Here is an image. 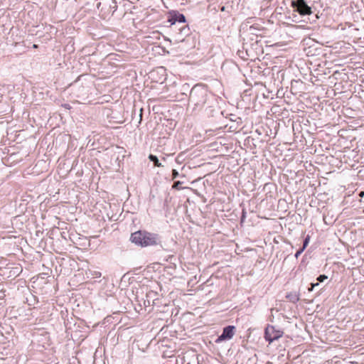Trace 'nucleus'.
<instances>
[{
  "label": "nucleus",
  "mask_w": 364,
  "mask_h": 364,
  "mask_svg": "<svg viewBox=\"0 0 364 364\" xmlns=\"http://www.w3.org/2000/svg\"><path fill=\"white\" fill-rule=\"evenodd\" d=\"M221 11H225V7L224 6L222 7Z\"/></svg>",
  "instance_id": "17"
},
{
  "label": "nucleus",
  "mask_w": 364,
  "mask_h": 364,
  "mask_svg": "<svg viewBox=\"0 0 364 364\" xmlns=\"http://www.w3.org/2000/svg\"><path fill=\"white\" fill-rule=\"evenodd\" d=\"M235 327L232 326H228L224 328L223 333L219 337V340L230 339L233 337L235 332Z\"/></svg>",
  "instance_id": "4"
},
{
  "label": "nucleus",
  "mask_w": 364,
  "mask_h": 364,
  "mask_svg": "<svg viewBox=\"0 0 364 364\" xmlns=\"http://www.w3.org/2000/svg\"><path fill=\"white\" fill-rule=\"evenodd\" d=\"M149 159H150V161L154 162L155 166H156V167L163 166L162 164L159 161V159L156 156H154L153 154H150L149 156Z\"/></svg>",
  "instance_id": "7"
},
{
  "label": "nucleus",
  "mask_w": 364,
  "mask_h": 364,
  "mask_svg": "<svg viewBox=\"0 0 364 364\" xmlns=\"http://www.w3.org/2000/svg\"><path fill=\"white\" fill-rule=\"evenodd\" d=\"M185 21V16L182 14L176 12L171 14V16L168 18V22H170L171 24H174L176 22L183 23Z\"/></svg>",
  "instance_id": "5"
},
{
  "label": "nucleus",
  "mask_w": 364,
  "mask_h": 364,
  "mask_svg": "<svg viewBox=\"0 0 364 364\" xmlns=\"http://www.w3.org/2000/svg\"><path fill=\"white\" fill-rule=\"evenodd\" d=\"M293 6H296L301 15H308L311 13V8L306 4L304 0H296L293 1Z\"/></svg>",
  "instance_id": "3"
},
{
  "label": "nucleus",
  "mask_w": 364,
  "mask_h": 364,
  "mask_svg": "<svg viewBox=\"0 0 364 364\" xmlns=\"http://www.w3.org/2000/svg\"><path fill=\"white\" fill-rule=\"evenodd\" d=\"M286 297L293 303H296L299 300V295L296 294L290 293L287 294Z\"/></svg>",
  "instance_id": "6"
},
{
  "label": "nucleus",
  "mask_w": 364,
  "mask_h": 364,
  "mask_svg": "<svg viewBox=\"0 0 364 364\" xmlns=\"http://www.w3.org/2000/svg\"><path fill=\"white\" fill-rule=\"evenodd\" d=\"M130 241L140 247L154 246L158 244L157 234L146 230H138L131 234Z\"/></svg>",
  "instance_id": "1"
},
{
  "label": "nucleus",
  "mask_w": 364,
  "mask_h": 364,
  "mask_svg": "<svg viewBox=\"0 0 364 364\" xmlns=\"http://www.w3.org/2000/svg\"><path fill=\"white\" fill-rule=\"evenodd\" d=\"M309 240H310V237L308 235L306 239L304 240V245H303V247L302 248H304V250L306 249V247H307L309 242Z\"/></svg>",
  "instance_id": "9"
},
{
  "label": "nucleus",
  "mask_w": 364,
  "mask_h": 364,
  "mask_svg": "<svg viewBox=\"0 0 364 364\" xmlns=\"http://www.w3.org/2000/svg\"><path fill=\"white\" fill-rule=\"evenodd\" d=\"M363 195H364V192H361V193H360V196H363Z\"/></svg>",
  "instance_id": "16"
},
{
  "label": "nucleus",
  "mask_w": 364,
  "mask_h": 364,
  "mask_svg": "<svg viewBox=\"0 0 364 364\" xmlns=\"http://www.w3.org/2000/svg\"><path fill=\"white\" fill-rule=\"evenodd\" d=\"M304 248H301V249H300L299 250H298V251L296 252V254H295V257H296V258H298V257H299V255L303 252V251H304Z\"/></svg>",
  "instance_id": "12"
},
{
  "label": "nucleus",
  "mask_w": 364,
  "mask_h": 364,
  "mask_svg": "<svg viewBox=\"0 0 364 364\" xmlns=\"http://www.w3.org/2000/svg\"><path fill=\"white\" fill-rule=\"evenodd\" d=\"M101 4H102V3H101V2H100V3H98V4H97V9H100V7Z\"/></svg>",
  "instance_id": "14"
},
{
  "label": "nucleus",
  "mask_w": 364,
  "mask_h": 364,
  "mask_svg": "<svg viewBox=\"0 0 364 364\" xmlns=\"http://www.w3.org/2000/svg\"><path fill=\"white\" fill-rule=\"evenodd\" d=\"M284 332L279 329H277L274 326L268 325L264 331L265 339L272 343V341L282 337Z\"/></svg>",
  "instance_id": "2"
},
{
  "label": "nucleus",
  "mask_w": 364,
  "mask_h": 364,
  "mask_svg": "<svg viewBox=\"0 0 364 364\" xmlns=\"http://www.w3.org/2000/svg\"><path fill=\"white\" fill-rule=\"evenodd\" d=\"M327 279V277L324 274H322V275H320L318 278H317V280L319 282H323L325 279Z\"/></svg>",
  "instance_id": "10"
},
{
  "label": "nucleus",
  "mask_w": 364,
  "mask_h": 364,
  "mask_svg": "<svg viewBox=\"0 0 364 364\" xmlns=\"http://www.w3.org/2000/svg\"><path fill=\"white\" fill-rule=\"evenodd\" d=\"M181 184V182L179 181H175L173 185L172 186V188L174 189L179 190L181 189L180 185Z\"/></svg>",
  "instance_id": "8"
},
{
  "label": "nucleus",
  "mask_w": 364,
  "mask_h": 364,
  "mask_svg": "<svg viewBox=\"0 0 364 364\" xmlns=\"http://www.w3.org/2000/svg\"><path fill=\"white\" fill-rule=\"evenodd\" d=\"M318 283H316V284H311V287L309 288V291H311L313 290V289L316 287V286H318Z\"/></svg>",
  "instance_id": "13"
},
{
  "label": "nucleus",
  "mask_w": 364,
  "mask_h": 364,
  "mask_svg": "<svg viewBox=\"0 0 364 364\" xmlns=\"http://www.w3.org/2000/svg\"><path fill=\"white\" fill-rule=\"evenodd\" d=\"M178 176V173L176 169L172 170V179H175Z\"/></svg>",
  "instance_id": "11"
},
{
  "label": "nucleus",
  "mask_w": 364,
  "mask_h": 364,
  "mask_svg": "<svg viewBox=\"0 0 364 364\" xmlns=\"http://www.w3.org/2000/svg\"><path fill=\"white\" fill-rule=\"evenodd\" d=\"M33 48H38V45H36V44H33Z\"/></svg>",
  "instance_id": "15"
}]
</instances>
